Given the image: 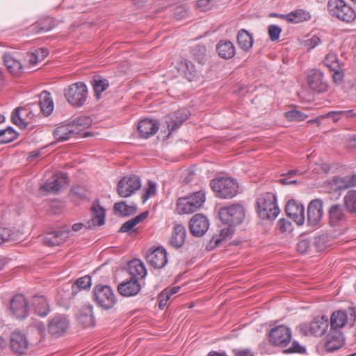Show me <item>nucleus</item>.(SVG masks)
Wrapping results in <instances>:
<instances>
[{
	"mask_svg": "<svg viewBox=\"0 0 356 356\" xmlns=\"http://www.w3.org/2000/svg\"><path fill=\"white\" fill-rule=\"evenodd\" d=\"M67 183V176L66 174L54 175L48 179L44 185L40 187L42 191L49 193H57L60 188Z\"/></svg>",
	"mask_w": 356,
	"mask_h": 356,
	"instance_id": "393cba45",
	"label": "nucleus"
},
{
	"mask_svg": "<svg viewBox=\"0 0 356 356\" xmlns=\"http://www.w3.org/2000/svg\"><path fill=\"white\" fill-rule=\"evenodd\" d=\"M289 18L287 22L292 24H298L308 21L311 19L310 13L304 9H297L288 13Z\"/></svg>",
	"mask_w": 356,
	"mask_h": 356,
	"instance_id": "ea45409f",
	"label": "nucleus"
},
{
	"mask_svg": "<svg viewBox=\"0 0 356 356\" xmlns=\"http://www.w3.org/2000/svg\"><path fill=\"white\" fill-rule=\"evenodd\" d=\"M91 286V277L86 275L79 278L72 286V292L74 295L76 294L81 289H87Z\"/></svg>",
	"mask_w": 356,
	"mask_h": 356,
	"instance_id": "a18cd8bd",
	"label": "nucleus"
},
{
	"mask_svg": "<svg viewBox=\"0 0 356 356\" xmlns=\"http://www.w3.org/2000/svg\"><path fill=\"white\" fill-rule=\"evenodd\" d=\"M257 209L259 217L263 220H274L280 213L276 196L273 193L261 194L257 200Z\"/></svg>",
	"mask_w": 356,
	"mask_h": 356,
	"instance_id": "f03ea898",
	"label": "nucleus"
},
{
	"mask_svg": "<svg viewBox=\"0 0 356 356\" xmlns=\"http://www.w3.org/2000/svg\"><path fill=\"white\" fill-rule=\"evenodd\" d=\"M45 326L42 323H36L31 329V336L29 340L25 334L15 330L10 335L9 346L15 354L23 355L29 349V346H36L42 341L45 334Z\"/></svg>",
	"mask_w": 356,
	"mask_h": 356,
	"instance_id": "f257e3e1",
	"label": "nucleus"
},
{
	"mask_svg": "<svg viewBox=\"0 0 356 356\" xmlns=\"http://www.w3.org/2000/svg\"><path fill=\"white\" fill-rule=\"evenodd\" d=\"M13 232L10 229L7 227L0 228V240L2 242H7L12 239Z\"/></svg>",
	"mask_w": 356,
	"mask_h": 356,
	"instance_id": "e2e57ef3",
	"label": "nucleus"
},
{
	"mask_svg": "<svg viewBox=\"0 0 356 356\" xmlns=\"http://www.w3.org/2000/svg\"><path fill=\"white\" fill-rule=\"evenodd\" d=\"M188 115L189 112L186 109H179L166 116L165 123L168 130V136L179 128L188 119Z\"/></svg>",
	"mask_w": 356,
	"mask_h": 356,
	"instance_id": "a211bd4d",
	"label": "nucleus"
},
{
	"mask_svg": "<svg viewBox=\"0 0 356 356\" xmlns=\"http://www.w3.org/2000/svg\"><path fill=\"white\" fill-rule=\"evenodd\" d=\"M341 115H345L346 118H350L353 115L352 111H330L325 114V118H332L334 122H337Z\"/></svg>",
	"mask_w": 356,
	"mask_h": 356,
	"instance_id": "6e6d98bb",
	"label": "nucleus"
},
{
	"mask_svg": "<svg viewBox=\"0 0 356 356\" xmlns=\"http://www.w3.org/2000/svg\"><path fill=\"white\" fill-rule=\"evenodd\" d=\"M32 306L35 313L40 316H47L50 309L47 300L43 296H35L32 300Z\"/></svg>",
	"mask_w": 356,
	"mask_h": 356,
	"instance_id": "c9c22d12",
	"label": "nucleus"
},
{
	"mask_svg": "<svg viewBox=\"0 0 356 356\" xmlns=\"http://www.w3.org/2000/svg\"><path fill=\"white\" fill-rule=\"evenodd\" d=\"M277 228L282 232H291L293 229L291 222L286 219H280L277 222Z\"/></svg>",
	"mask_w": 356,
	"mask_h": 356,
	"instance_id": "bf43d9fd",
	"label": "nucleus"
},
{
	"mask_svg": "<svg viewBox=\"0 0 356 356\" xmlns=\"http://www.w3.org/2000/svg\"><path fill=\"white\" fill-rule=\"evenodd\" d=\"M78 321L84 327H94L95 325V318L92 312V306L86 305L83 306L78 315Z\"/></svg>",
	"mask_w": 356,
	"mask_h": 356,
	"instance_id": "cd10ccee",
	"label": "nucleus"
},
{
	"mask_svg": "<svg viewBox=\"0 0 356 356\" xmlns=\"http://www.w3.org/2000/svg\"><path fill=\"white\" fill-rule=\"evenodd\" d=\"M68 127H70L69 131H70L71 137H74L78 134H79L83 129L82 127L75 124L73 122L72 123H69Z\"/></svg>",
	"mask_w": 356,
	"mask_h": 356,
	"instance_id": "774afa93",
	"label": "nucleus"
},
{
	"mask_svg": "<svg viewBox=\"0 0 356 356\" xmlns=\"http://www.w3.org/2000/svg\"><path fill=\"white\" fill-rule=\"evenodd\" d=\"M146 259L152 267L162 268L168 263L166 250L163 248H157L152 251L149 250L146 254Z\"/></svg>",
	"mask_w": 356,
	"mask_h": 356,
	"instance_id": "4be33fe9",
	"label": "nucleus"
},
{
	"mask_svg": "<svg viewBox=\"0 0 356 356\" xmlns=\"http://www.w3.org/2000/svg\"><path fill=\"white\" fill-rule=\"evenodd\" d=\"M3 60L4 65L12 75L17 76L22 73L23 66L22 63L11 54H4Z\"/></svg>",
	"mask_w": 356,
	"mask_h": 356,
	"instance_id": "7c9ffc66",
	"label": "nucleus"
},
{
	"mask_svg": "<svg viewBox=\"0 0 356 356\" xmlns=\"http://www.w3.org/2000/svg\"><path fill=\"white\" fill-rule=\"evenodd\" d=\"M346 325H349L348 312L343 310L334 312L330 317V329L341 330Z\"/></svg>",
	"mask_w": 356,
	"mask_h": 356,
	"instance_id": "c85d7f7f",
	"label": "nucleus"
},
{
	"mask_svg": "<svg viewBox=\"0 0 356 356\" xmlns=\"http://www.w3.org/2000/svg\"><path fill=\"white\" fill-rule=\"evenodd\" d=\"M24 114L27 116L31 114L29 108L18 107L14 110L11 116L13 123L18 125L22 129H26L29 124V123L22 118Z\"/></svg>",
	"mask_w": 356,
	"mask_h": 356,
	"instance_id": "e433bc0d",
	"label": "nucleus"
},
{
	"mask_svg": "<svg viewBox=\"0 0 356 356\" xmlns=\"http://www.w3.org/2000/svg\"><path fill=\"white\" fill-rule=\"evenodd\" d=\"M312 246V239L302 236L297 243L296 250L300 254H307L309 252Z\"/></svg>",
	"mask_w": 356,
	"mask_h": 356,
	"instance_id": "8fccbe9b",
	"label": "nucleus"
},
{
	"mask_svg": "<svg viewBox=\"0 0 356 356\" xmlns=\"http://www.w3.org/2000/svg\"><path fill=\"white\" fill-rule=\"evenodd\" d=\"M8 309L15 318L24 319L29 313V302L23 294L17 293L10 300Z\"/></svg>",
	"mask_w": 356,
	"mask_h": 356,
	"instance_id": "9d476101",
	"label": "nucleus"
},
{
	"mask_svg": "<svg viewBox=\"0 0 356 356\" xmlns=\"http://www.w3.org/2000/svg\"><path fill=\"white\" fill-rule=\"evenodd\" d=\"M312 239V244L317 251H321L325 247V239L323 236H317Z\"/></svg>",
	"mask_w": 356,
	"mask_h": 356,
	"instance_id": "052dcab7",
	"label": "nucleus"
},
{
	"mask_svg": "<svg viewBox=\"0 0 356 356\" xmlns=\"http://www.w3.org/2000/svg\"><path fill=\"white\" fill-rule=\"evenodd\" d=\"M55 26V22L52 18L45 17L37 22L32 26V31L35 33L46 32L51 30Z\"/></svg>",
	"mask_w": 356,
	"mask_h": 356,
	"instance_id": "a19ab883",
	"label": "nucleus"
},
{
	"mask_svg": "<svg viewBox=\"0 0 356 356\" xmlns=\"http://www.w3.org/2000/svg\"><path fill=\"white\" fill-rule=\"evenodd\" d=\"M349 327H353L356 325V307H350L348 309Z\"/></svg>",
	"mask_w": 356,
	"mask_h": 356,
	"instance_id": "338daca9",
	"label": "nucleus"
},
{
	"mask_svg": "<svg viewBox=\"0 0 356 356\" xmlns=\"http://www.w3.org/2000/svg\"><path fill=\"white\" fill-rule=\"evenodd\" d=\"M345 343V337L341 330L330 329L325 337L324 348L327 352H333L341 348Z\"/></svg>",
	"mask_w": 356,
	"mask_h": 356,
	"instance_id": "6ab92c4d",
	"label": "nucleus"
},
{
	"mask_svg": "<svg viewBox=\"0 0 356 356\" xmlns=\"http://www.w3.org/2000/svg\"><path fill=\"white\" fill-rule=\"evenodd\" d=\"M91 83L93 87L95 95L97 99L100 98L101 94L109 86L108 81L101 76H93Z\"/></svg>",
	"mask_w": 356,
	"mask_h": 356,
	"instance_id": "4c0bfd02",
	"label": "nucleus"
},
{
	"mask_svg": "<svg viewBox=\"0 0 356 356\" xmlns=\"http://www.w3.org/2000/svg\"><path fill=\"white\" fill-rule=\"evenodd\" d=\"M323 63L330 70H338L341 69L337 56L334 54H328Z\"/></svg>",
	"mask_w": 356,
	"mask_h": 356,
	"instance_id": "864d4df0",
	"label": "nucleus"
},
{
	"mask_svg": "<svg viewBox=\"0 0 356 356\" xmlns=\"http://www.w3.org/2000/svg\"><path fill=\"white\" fill-rule=\"evenodd\" d=\"M236 39L238 47L245 51H248L252 48L253 38L246 30L241 29L237 33Z\"/></svg>",
	"mask_w": 356,
	"mask_h": 356,
	"instance_id": "f704fd0d",
	"label": "nucleus"
},
{
	"mask_svg": "<svg viewBox=\"0 0 356 356\" xmlns=\"http://www.w3.org/2000/svg\"><path fill=\"white\" fill-rule=\"evenodd\" d=\"M93 300L104 310H109L117 302L113 290L108 285L97 284L92 290Z\"/></svg>",
	"mask_w": 356,
	"mask_h": 356,
	"instance_id": "39448f33",
	"label": "nucleus"
},
{
	"mask_svg": "<svg viewBox=\"0 0 356 356\" xmlns=\"http://www.w3.org/2000/svg\"><path fill=\"white\" fill-rule=\"evenodd\" d=\"M141 289V286L136 277H130L129 280L120 283L117 290L124 297H129L137 295Z\"/></svg>",
	"mask_w": 356,
	"mask_h": 356,
	"instance_id": "b1692460",
	"label": "nucleus"
},
{
	"mask_svg": "<svg viewBox=\"0 0 356 356\" xmlns=\"http://www.w3.org/2000/svg\"><path fill=\"white\" fill-rule=\"evenodd\" d=\"M39 98V105L41 111L44 115H49L54 110V102L51 97L50 92L46 90L42 91L40 93Z\"/></svg>",
	"mask_w": 356,
	"mask_h": 356,
	"instance_id": "72a5a7b5",
	"label": "nucleus"
},
{
	"mask_svg": "<svg viewBox=\"0 0 356 356\" xmlns=\"http://www.w3.org/2000/svg\"><path fill=\"white\" fill-rule=\"evenodd\" d=\"M141 187L140 178L134 175L124 176L117 185V193L122 197H130Z\"/></svg>",
	"mask_w": 356,
	"mask_h": 356,
	"instance_id": "9b49d317",
	"label": "nucleus"
},
{
	"mask_svg": "<svg viewBox=\"0 0 356 356\" xmlns=\"http://www.w3.org/2000/svg\"><path fill=\"white\" fill-rule=\"evenodd\" d=\"M282 33V28L279 26L271 24L268 27V33L271 41H277Z\"/></svg>",
	"mask_w": 356,
	"mask_h": 356,
	"instance_id": "13d9d810",
	"label": "nucleus"
},
{
	"mask_svg": "<svg viewBox=\"0 0 356 356\" xmlns=\"http://www.w3.org/2000/svg\"><path fill=\"white\" fill-rule=\"evenodd\" d=\"M219 217L224 224L234 227L244 220L245 211L241 204H234L221 208L219 211Z\"/></svg>",
	"mask_w": 356,
	"mask_h": 356,
	"instance_id": "6e6552de",
	"label": "nucleus"
},
{
	"mask_svg": "<svg viewBox=\"0 0 356 356\" xmlns=\"http://www.w3.org/2000/svg\"><path fill=\"white\" fill-rule=\"evenodd\" d=\"M216 50L218 55L225 59L232 58L236 54L235 46L229 40H220L216 47Z\"/></svg>",
	"mask_w": 356,
	"mask_h": 356,
	"instance_id": "2f4dec72",
	"label": "nucleus"
},
{
	"mask_svg": "<svg viewBox=\"0 0 356 356\" xmlns=\"http://www.w3.org/2000/svg\"><path fill=\"white\" fill-rule=\"evenodd\" d=\"M307 222L310 226L314 227L320 224L323 216V202L321 199L312 200L307 207Z\"/></svg>",
	"mask_w": 356,
	"mask_h": 356,
	"instance_id": "ddd939ff",
	"label": "nucleus"
},
{
	"mask_svg": "<svg viewBox=\"0 0 356 356\" xmlns=\"http://www.w3.org/2000/svg\"><path fill=\"white\" fill-rule=\"evenodd\" d=\"M186 230L184 226L181 224H177L174 226L172 236L170 240V244L175 248H181L185 243Z\"/></svg>",
	"mask_w": 356,
	"mask_h": 356,
	"instance_id": "c756f323",
	"label": "nucleus"
},
{
	"mask_svg": "<svg viewBox=\"0 0 356 356\" xmlns=\"http://www.w3.org/2000/svg\"><path fill=\"white\" fill-rule=\"evenodd\" d=\"M327 6L330 15L342 22L350 23L356 18L353 8L343 0H329Z\"/></svg>",
	"mask_w": 356,
	"mask_h": 356,
	"instance_id": "423d86ee",
	"label": "nucleus"
},
{
	"mask_svg": "<svg viewBox=\"0 0 356 356\" xmlns=\"http://www.w3.org/2000/svg\"><path fill=\"white\" fill-rule=\"evenodd\" d=\"M333 184L335 185L334 190H344L349 187L353 186V184L347 182V177H334L332 179Z\"/></svg>",
	"mask_w": 356,
	"mask_h": 356,
	"instance_id": "4d7b16f0",
	"label": "nucleus"
},
{
	"mask_svg": "<svg viewBox=\"0 0 356 356\" xmlns=\"http://www.w3.org/2000/svg\"><path fill=\"white\" fill-rule=\"evenodd\" d=\"M69 327V321L63 315H58L52 318L48 324L49 333L57 338L62 336Z\"/></svg>",
	"mask_w": 356,
	"mask_h": 356,
	"instance_id": "aec40b11",
	"label": "nucleus"
},
{
	"mask_svg": "<svg viewBox=\"0 0 356 356\" xmlns=\"http://www.w3.org/2000/svg\"><path fill=\"white\" fill-rule=\"evenodd\" d=\"M328 318L326 316L315 317L309 323L300 324L298 329L304 336L309 334L315 337H322L326 332L329 326Z\"/></svg>",
	"mask_w": 356,
	"mask_h": 356,
	"instance_id": "1a4fd4ad",
	"label": "nucleus"
},
{
	"mask_svg": "<svg viewBox=\"0 0 356 356\" xmlns=\"http://www.w3.org/2000/svg\"><path fill=\"white\" fill-rule=\"evenodd\" d=\"M75 124L85 129L90 124V120L88 117H79L72 121Z\"/></svg>",
	"mask_w": 356,
	"mask_h": 356,
	"instance_id": "0e129e2a",
	"label": "nucleus"
},
{
	"mask_svg": "<svg viewBox=\"0 0 356 356\" xmlns=\"http://www.w3.org/2000/svg\"><path fill=\"white\" fill-rule=\"evenodd\" d=\"M286 118L291 122H300L305 120L308 115L305 113L293 109L291 111H287L284 113Z\"/></svg>",
	"mask_w": 356,
	"mask_h": 356,
	"instance_id": "3c124183",
	"label": "nucleus"
},
{
	"mask_svg": "<svg viewBox=\"0 0 356 356\" xmlns=\"http://www.w3.org/2000/svg\"><path fill=\"white\" fill-rule=\"evenodd\" d=\"M177 68L180 74H182L189 81H195L199 78L201 72L200 67H195L191 60L186 59L179 62Z\"/></svg>",
	"mask_w": 356,
	"mask_h": 356,
	"instance_id": "5701e85b",
	"label": "nucleus"
},
{
	"mask_svg": "<svg viewBox=\"0 0 356 356\" xmlns=\"http://www.w3.org/2000/svg\"><path fill=\"white\" fill-rule=\"evenodd\" d=\"M159 129V123L149 119L141 120L138 125V131L140 136L147 138L154 135Z\"/></svg>",
	"mask_w": 356,
	"mask_h": 356,
	"instance_id": "a878e982",
	"label": "nucleus"
},
{
	"mask_svg": "<svg viewBox=\"0 0 356 356\" xmlns=\"http://www.w3.org/2000/svg\"><path fill=\"white\" fill-rule=\"evenodd\" d=\"M307 82L310 90L316 93H323L327 91L329 83L323 73L316 69L309 71Z\"/></svg>",
	"mask_w": 356,
	"mask_h": 356,
	"instance_id": "f8f14e48",
	"label": "nucleus"
},
{
	"mask_svg": "<svg viewBox=\"0 0 356 356\" xmlns=\"http://www.w3.org/2000/svg\"><path fill=\"white\" fill-rule=\"evenodd\" d=\"M343 201L346 212L350 214H356V191H348L344 195Z\"/></svg>",
	"mask_w": 356,
	"mask_h": 356,
	"instance_id": "58836bf2",
	"label": "nucleus"
},
{
	"mask_svg": "<svg viewBox=\"0 0 356 356\" xmlns=\"http://www.w3.org/2000/svg\"><path fill=\"white\" fill-rule=\"evenodd\" d=\"M48 50L46 48H38L33 52L28 53L29 63L35 65L39 61L43 60L48 56Z\"/></svg>",
	"mask_w": 356,
	"mask_h": 356,
	"instance_id": "49530a36",
	"label": "nucleus"
},
{
	"mask_svg": "<svg viewBox=\"0 0 356 356\" xmlns=\"http://www.w3.org/2000/svg\"><path fill=\"white\" fill-rule=\"evenodd\" d=\"M209 220L205 216L201 213L194 215L189 222L191 233L195 236H202L208 230Z\"/></svg>",
	"mask_w": 356,
	"mask_h": 356,
	"instance_id": "412c9836",
	"label": "nucleus"
},
{
	"mask_svg": "<svg viewBox=\"0 0 356 356\" xmlns=\"http://www.w3.org/2000/svg\"><path fill=\"white\" fill-rule=\"evenodd\" d=\"M88 88L83 82L71 84L64 90V96L67 102L74 107L83 106L88 99Z\"/></svg>",
	"mask_w": 356,
	"mask_h": 356,
	"instance_id": "0eeeda50",
	"label": "nucleus"
},
{
	"mask_svg": "<svg viewBox=\"0 0 356 356\" xmlns=\"http://www.w3.org/2000/svg\"><path fill=\"white\" fill-rule=\"evenodd\" d=\"M306 352V348L302 346H300L298 342L293 341L292 345L289 348L284 350L285 353H305Z\"/></svg>",
	"mask_w": 356,
	"mask_h": 356,
	"instance_id": "680f3d73",
	"label": "nucleus"
},
{
	"mask_svg": "<svg viewBox=\"0 0 356 356\" xmlns=\"http://www.w3.org/2000/svg\"><path fill=\"white\" fill-rule=\"evenodd\" d=\"M70 127L68 124H65L57 127L54 131V136L57 141H65L71 137Z\"/></svg>",
	"mask_w": 356,
	"mask_h": 356,
	"instance_id": "de8ad7c7",
	"label": "nucleus"
},
{
	"mask_svg": "<svg viewBox=\"0 0 356 356\" xmlns=\"http://www.w3.org/2000/svg\"><path fill=\"white\" fill-rule=\"evenodd\" d=\"M148 211H144L140 215L129 220L122 224L119 229V232L122 233L129 232L134 228L136 225H138L142 220H145L148 216Z\"/></svg>",
	"mask_w": 356,
	"mask_h": 356,
	"instance_id": "79ce46f5",
	"label": "nucleus"
},
{
	"mask_svg": "<svg viewBox=\"0 0 356 356\" xmlns=\"http://www.w3.org/2000/svg\"><path fill=\"white\" fill-rule=\"evenodd\" d=\"M156 193V184L152 181H149L148 188L145 194L143 196V202L146 201L150 196Z\"/></svg>",
	"mask_w": 356,
	"mask_h": 356,
	"instance_id": "69168bd1",
	"label": "nucleus"
},
{
	"mask_svg": "<svg viewBox=\"0 0 356 356\" xmlns=\"http://www.w3.org/2000/svg\"><path fill=\"white\" fill-rule=\"evenodd\" d=\"M17 133L12 127L1 129L0 143H10L17 138Z\"/></svg>",
	"mask_w": 356,
	"mask_h": 356,
	"instance_id": "09e8293b",
	"label": "nucleus"
},
{
	"mask_svg": "<svg viewBox=\"0 0 356 356\" xmlns=\"http://www.w3.org/2000/svg\"><path fill=\"white\" fill-rule=\"evenodd\" d=\"M130 277H136L143 279L147 275V270L144 264L139 259H134L129 262L128 264Z\"/></svg>",
	"mask_w": 356,
	"mask_h": 356,
	"instance_id": "473e14b6",
	"label": "nucleus"
},
{
	"mask_svg": "<svg viewBox=\"0 0 356 356\" xmlns=\"http://www.w3.org/2000/svg\"><path fill=\"white\" fill-rule=\"evenodd\" d=\"M113 209L122 216H132L137 211V207L135 205H127L124 202L115 203L113 206Z\"/></svg>",
	"mask_w": 356,
	"mask_h": 356,
	"instance_id": "c03bdc74",
	"label": "nucleus"
},
{
	"mask_svg": "<svg viewBox=\"0 0 356 356\" xmlns=\"http://www.w3.org/2000/svg\"><path fill=\"white\" fill-rule=\"evenodd\" d=\"M204 201L205 194L202 191L179 197L176 204L177 212L179 214L193 213L202 207Z\"/></svg>",
	"mask_w": 356,
	"mask_h": 356,
	"instance_id": "20e7f679",
	"label": "nucleus"
},
{
	"mask_svg": "<svg viewBox=\"0 0 356 356\" xmlns=\"http://www.w3.org/2000/svg\"><path fill=\"white\" fill-rule=\"evenodd\" d=\"M70 232L68 227L65 226L59 230L46 233L42 238V242L44 245L49 247L60 245L69 238Z\"/></svg>",
	"mask_w": 356,
	"mask_h": 356,
	"instance_id": "2eb2a0df",
	"label": "nucleus"
},
{
	"mask_svg": "<svg viewBox=\"0 0 356 356\" xmlns=\"http://www.w3.org/2000/svg\"><path fill=\"white\" fill-rule=\"evenodd\" d=\"M206 47L202 45H196L193 51L192 54L195 59L199 63V64H203L206 58Z\"/></svg>",
	"mask_w": 356,
	"mask_h": 356,
	"instance_id": "5fc2aeb1",
	"label": "nucleus"
},
{
	"mask_svg": "<svg viewBox=\"0 0 356 356\" xmlns=\"http://www.w3.org/2000/svg\"><path fill=\"white\" fill-rule=\"evenodd\" d=\"M210 186L216 197L230 199L235 197L238 191L236 180L230 177H219L211 181Z\"/></svg>",
	"mask_w": 356,
	"mask_h": 356,
	"instance_id": "7ed1b4c3",
	"label": "nucleus"
},
{
	"mask_svg": "<svg viewBox=\"0 0 356 356\" xmlns=\"http://www.w3.org/2000/svg\"><path fill=\"white\" fill-rule=\"evenodd\" d=\"M70 194L74 202L86 200L88 196L87 191L81 186L72 188Z\"/></svg>",
	"mask_w": 356,
	"mask_h": 356,
	"instance_id": "603ef678",
	"label": "nucleus"
},
{
	"mask_svg": "<svg viewBox=\"0 0 356 356\" xmlns=\"http://www.w3.org/2000/svg\"><path fill=\"white\" fill-rule=\"evenodd\" d=\"M343 205L336 203L332 204L327 211L329 225L336 227L341 225L347 220V213Z\"/></svg>",
	"mask_w": 356,
	"mask_h": 356,
	"instance_id": "f3484780",
	"label": "nucleus"
},
{
	"mask_svg": "<svg viewBox=\"0 0 356 356\" xmlns=\"http://www.w3.org/2000/svg\"><path fill=\"white\" fill-rule=\"evenodd\" d=\"M234 227L230 225H228L225 228H222L220 229L219 236H213L210 241L209 245L213 248L216 247L222 240L225 239L227 237L232 236L234 234Z\"/></svg>",
	"mask_w": 356,
	"mask_h": 356,
	"instance_id": "37998d69",
	"label": "nucleus"
},
{
	"mask_svg": "<svg viewBox=\"0 0 356 356\" xmlns=\"http://www.w3.org/2000/svg\"><path fill=\"white\" fill-rule=\"evenodd\" d=\"M91 222H88V228L102 226L105 223V210L99 204L98 200L93 203L91 208Z\"/></svg>",
	"mask_w": 356,
	"mask_h": 356,
	"instance_id": "bb28decb",
	"label": "nucleus"
},
{
	"mask_svg": "<svg viewBox=\"0 0 356 356\" xmlns=\"http://www.w3.org/2000/svg\"><path fill=\"white\" fill-rule=\"evenodd\" d=\"M285 212L298 225L304 224L305 220L304 206L295 200H289L286 207Z\"/></svg>",
	"mask_w": 356,
	"mask_h": 356,
	"instance_id": "dca6fc26",
	"label": "nucleus"
},
{
	"mask_svg": "<svg viewBox=\"0 0 356 356\" xmlns=\"http://www.w3.org/2000/svg\"><path fill=\"white\" fill-rule=\"evenodd\" d=\"M291 339V330L285 325H278L273 328L269 333V341L275 346H286Z\"/></svg>",
	"mask_w": 356,
	"mask_h": 356,
	"instance_id": "4468645a",
	"label": "nucleus"
}]
</instances>
